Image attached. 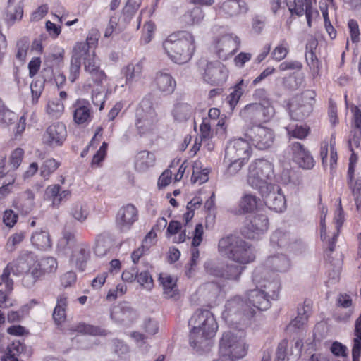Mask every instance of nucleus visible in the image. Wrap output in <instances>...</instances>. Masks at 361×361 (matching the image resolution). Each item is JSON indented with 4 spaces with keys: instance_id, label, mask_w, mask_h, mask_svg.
Wrapping results in <instances>:
<instances>
[{
    "instance_id": "13d9d810",
    "label": "nucleus",
    "mask_w": 361,
    "mask_h": 361,
    "mask_svg": "<svg viewBox=\"0 0 361 361\" xmlns=\"http://www.w3.org/2000/svg\"><path fill=\"white\" fill-rule=\"evenodd\" d=\"M287 6L290 12L292 14H295L298 16H302L307 12V0H293L289 1Z\"/></svg>"
},
{
    "instance_id": "c9c22d12",
    "label": "nucleus",
    "mask_w": 361,
    "mask_h": 361,
    "mask_svg": "<svg viewBox=\"0 0 361 361\" xmlns=\"http://www.w3.org/2000/svg\"><path fill=\"white\" fill-rule=\"evenodd\" d=\"M142 68L143 66L141 62L129 63L123 67L121 70V73L125 77V84H131L134 80L140 78Z\"/></svg>"
},
{
    "instance_id": "774afa93",
    "label": "nucleus",
    "mask_w": 361,
    "mask_h": 361,
    "mask_svg": "<svg viewBox=\"0 0 361 361\" xmlns=\"http://www.w3.org/2000/svg\"><path fill=\"white\" fill-rule=\"evenodd\" d=\"M24 152L21 148H16L10 156L9 166L11 169H16L21 164Z\"/></svg>"
},
{
    "instance_id": "de8ad7c7",
    "label": "nucleus",
    "mask_w": 361,
    "mask_h": 361,
    "mask_svg": "<svg viewBox=\"0 0 361 361\" xmlns=\"http://www.w3.org/2000/svg\"><path fill=\"white\" fill-rule=\"evenodd\" d=\"M247 82L241 79L234 87L233 91L227 97V102L231 109H233L238 104L240 98L243 94V87H246Z\"/></svg>"
},
{
    "instance_id": "a18cd8bd",
    "label": "nucleus",
    "mask_w": 361,
    "mask_h": 361,
    "mask_svg": "<svg viewBox=\"0 0 361 361\" xmlns=\"http://www.w3.org/2000/svg\"><path fill=\"white\" fill-rule=\"evenodd\" d=\"M245 268L240 264H227L224 266L223 279L238 281Z\"/></svg>"
},
{
    "instance_id": "8fccbe9b",
    "label": "nucleus",
    "mask_w": 361,
    "mask_h": 361,
    "mask_svg": "<svg viewBox=\"0 0 361 361\" xmlns=\"http://www.w3.org/2000/svg\"><path fill=\"white\" fill-rule=\"evenodd\" d=\"M290 137L305 139L309 134L310 128L306 125L289 124L286 127Z\"/></svg>"
},
{
    "instance_id": "dca6fc26",
    "label": "nucleus",
    "mask_w": 361,
    "mask_h": 361,
    "mask_svg": "<svg viewBox=\"0 0 361 361\" xmlns=\"http://www.w3.org/2000/svg\"><path fill=\"white\" fill-rule=\"evenodd\" d=\"M90 257L91 248L90 245L85 242L77 243L72 246V251L69 256V262L77 270L84 271Z\"/></svg>"
},
{
    "instance_id": "4be33fe9",
    "label": "nucleus",
    "mask_w": 361,
    "mask_h": 361,
    "mask_svg": "<svg viewBox=\"0 0 361 361\" xmlns=\"http://www.w3.org/2000/svg\"><path fill=\"white\" fill-rule=\"evenodd\" d=\"M293 159L300 167L310 169L314 166V161L310 152L299 142H293L290 145Z\"/></svg>"
},
{
    "instance_id": "2f4dec72",
    "label": "nucleus",
    "mask_w": 361,
    "mask_h": 361,
    "mask_svg": "<svg viewBox=\"0 0 361 361\" xmlns=\"http://www.w3.org/2000/svg\"><path fill=\"white\" fill-rule=\"evenodd\" d=\"M84 54V51L79 49L78 44H76L73 49L69 69L70 74L68 78L72 83L79 77L81 68V56Z\"/></svg>"
},
{
    "instance_id": "9b49d317",
    "label": "nucleus",
    "mask_w": 361,
    "mask_h": 361,
    "mask_svg": "<svg viewBox=\"0 0 361 361\" xmlns=\"http://www.w3.org/2000/svg\"><path fill=\"white\" fill-rule=\"evenodd\" d=\"M189 325L208 336H215L218 329L214 314L207 310H197L190 319Z\"/></svg>"
},
{
    "instance_id": "c03bdc74",
    "label": "nucleus",
    "mask_w": 361,
    "mask_h": 361,
    "mask_svg": "<svg viewBox=\"0 0 361 361\" xmlns=\"http://www.w3.org/2000/svg\"><path fill=\"white\" fill-rule=\"evenodd\" d=\"M32 243L39 249L45 250L51 247V240L47 231H36L31 237Z\"/></svg>"
},
{
    "instance_id": "7c9ffc66",
    "label": "nucleus",
    "mask_w": 361,
    "mask_h": 361,
    "mask_svg": "<svg viewBox=\"0 0 361 361\" xmlns=\"http://www.w3.org/2000/svg\"><path fill=\"white\" fill-rule=\"evenodd\" d=\"M311 310V302L310 300H305L302 304L298 307V315L289 324L288 327L295 329H300L303 327L308 319L309 314Z\"/></svg>"
},
{
    "instance_id": "393cba45",
    "label": "nucleus",
    "mask_w": 361,
    "mask_h": 361,
    "mask_svg": "<svg viewBox=\"0 0 361 361\" xmlns=\"http://www.w3.org/2000/svg\"><path fill=\"white\" fill-rule=\"evenodd\" d=\"M214 8H219L231 17L245 14L249 9L247 4L241 0H227L221 4L216 5Z\"/></svg>"
},
{
    "instance_id": "5fc2aeb1",
    "label": "nucleus",
    "mask_w": 361,
    "mask_h": 361,
    "mask_svg": "<svg viewBox=\"0 0 361 361\" xmlns=\"http://www.w3.org/2000/svg\"><path fill=\"white\" fill-rule=\"evenodd\" d=\"M204 269L207 274L223 279L224 266L219 262L209 260L204 263Z\"/></svg>"
},
{
    "instance_id": "864d4df0",
    "label": "nucleus",
    "mask_w": 361,
    "mask_h": 361,
    "mask_svg": "<svg viewBox=\"0 0 361 361\" xmlns=\"http://www.w3.org/2000/svg\"><path fill=\"white\" fill-rule=\"evenodd\" d=\"M70 214L75 220L82 223L87 219L89 212L87 205L75 203L71 207Z\"/></svg>"
},
{
    "instance_id": "49530a36",
    "label": "nucleus",
    "mask_w": 361,
    "mask_h": 361,
    "mask_svg": "<svg viewBox=\"0 0 361 361\" xmlns=\"http://www.w3.org/2000/svg\"><path fill=\"white\" fill-rule=\"evenodd\" d=\"M290 241V234L280 229L276 230L271 236V243L279 247L288 248Z\"/></svg>"
},
{
    "instance_id": "e2e57ef3",
    "label": "nucleus",
    "mask_w": 361,
    "mask_h": 361,
    "mask_svg": "<svg viewBox=\"0 0 361 361\" xmlns=\"http://www.w3.org/2000/svg\"><path fill=\"white\" fill-rule=\"evenodd\" d=\"M224 162L228 163V164L226 170V174H228L231 176L237 174L245 164L244 160L238 159H226V157H224Z\"/></svg>"
},
{
    "instance_id": "f704fd0d",
    "label": "nucleus",
    "mask_w": 361,
    "mask_h": 361,
    "mask_svg": "<svg viewBox=\"0 0 361 361\" xmlns=\"http://www.w3.org/2000/svg\"><path fill=\"white\" fill-rule=\"evenodd\" d=\"M200 291L204 298L211 305H215L220 295L221 288L215 282H209L204 283L201 288Z\"/></svg>"
},
{
    "instance_id": "680f3d73",
    "label": "nucleus",
    "mask_w": 361,
    "mask_h": 361,
    "mask_svg": "<svg viewBox=\"0 0 361 361\" xmlns=\"http://www.w3.org/2000/svg\"><path fill=\"white\" fill-rule=\"evenodd\" d=\"M289 46L288 42L283 39L281 43L275 47L271 52V56L274 59L280 61L286 58L288 53Z\"/></svg>"
},
{
    "instance_id": "0eeeda50",
    "label": "nucleus",
    "mask_w": 361,
    "mask_h": 361,
    "mask_svg": "<svg viewBox=\"0 0 361 361\" xmlns=\"http://www.w3.org/2000/svg\"><path fill=\"white\" fill-rule=\"evenodd\" d=\"M157 121V114L152 107V102L149 99H143L136 109L135 125L139 134L142 135L152 133Z\"/></svg>"
},
{
    "instance_id": "ddd939ff",
    "label": "nucleus",
    "mask_w": 361,
    "mask_h": 361,
    "mask_svg": "<svg viewBox=\"0 0 361 361\" xmlns=\"http://www.w3.org/2000/svg\"><path fill=\"white\" fill-rule=\"evenodd\" d=\"M259 193L264 200V204L271 210L281 212L285 209L286 201L279 185L272 184L267 187L264 190L260 191Z\"/></svg>"
},
{
    "instance_id": "4c0bfd02",
    "label": "nucleus",
    "mask_w": 361,
    "mask_h": 361,
    "mask_svg": "<svg viewBox=\"0 0 361 361\" xmlns=\"http://www.w3.org/2000/svg\"><path fill=\"white\" fill-rule=\"evenodd\" d=\"M68 305L67 297L60 295L56 300V305L53 312V319L57 326L63 323L66 318V307Z\"/></svg>"
},
{
    "instance_id": "4d7b16f0",
    "label": "nucleus",
    "mask_w": 361,
    "mask_h": 361,
    "mask_svg": "<svg viewBox=\"0 0 361 361\" xmlns=\"http://www.w3.org/2000/svg\"><path fill=\"white\" fill-rule=\"evenodd\" d=\"M59 166L60 163L54 159H47L40 167L41 176L44 179H48L50 175L54 173Z\"/></svg>"
},
{
    "instance_id": "3c124183",
    "label": "nucleus",
    "mask_w": 361,
    "mask_h": 361,
    "mask_svg": "<svg viewBox=\"0 0 361 361\" xmlns=\"http://www.w3.org/2000/svg\"><path fill=\"white\" fill-rule=\"evenodd\" d=\"M259 201V198L257 196L247 193L242 197L240 202V207L245 212H251L257 208Z\"/></svg>"
},
{
    "instance_id": "39448f33",
    "label": "nucleus",
    "mask_w": 361,
    "mask_h": 361,
    "mask_svg": "<svg viewBox=\"0 0 361 361\" xmlns=\"http://www.w3.org/2000/svg\"><path fill=\"white\" fill-rule=\"evenodd\" d=\"M245 336L243 330L234 329L224 332L219 344L223 356L228 357L231 360L243 357L247 353Z\"/></svg>"
},
{
    "instance_id": "bf43d9fd",
    "label": "nucleus",
    "mask_w": 361,
    "mask_h": 361,
    "mask_svg": "<svg viewBox=\"0 0 361 361\" xmlns=\"http://www.w3.org/2000/svg\"><path fill=\"white\" fill-rule=\"evenodd\" d=\"M111 247V241L104 235H99L96 240L94 252L97 255L102 257L105 255Z\"/></svg>"
},
{
    "instance_id": "aec40b11",
    "label": "nucleus",
    "mask_w": 361,
    "mask_h": 361,
    "mask_svg": "<svg viewBox=\"0 0 361 361\" xmlns=\"http://www.w3.org/2000/svg\"><path fill=\"white\" fill-rule=\"evenodd\" d=\"M111 318L118 324L128 326L137 319V313L128 302H123L112 307Z\"/></svg>"
},
{
    "instance_id": "1a4fd4ad",
    "label": "nucleus",
    "mask_w": 361,
    "mask_h": 361,
    "mask_svg": "<svg viewBox=\"0 0 361 361\" xmlns=\"http://www.w3.org/2000/svg\"><path fill=\"white\" fill-rule=\"evenodd\" d=\"M316 92L311 90L304 91L290 105V116L295 121L303 120L312 113L315 103Z\"/></svg>"
},
{
    "instance_id": "4468645a",
    "label": "nucleus",
    "mask_w": 361,
    "mask_h": 361,
    "mask_svg": "<svg viewBox=\"0 0 361 361\" xmlns=\"http://www.w3.org/2000/svg\"><path fill=\"white\" fill-rule=\"evenodd\" d=\"M239 38L231 34H227L218 38L214 43V50L220 59L226 60L233 56L239 49Z\"/></svg>"
},
{
    "instance_id": "0e129e2a",
    "label": "nucleus",
    "mask_w": 361,
    "mask_h": 361,
    "mask_svg": "<svg viewBox=\"0 0 361 361\" xmlns=\"http://www.w3.org/2000/svg\"><path fill=\"white\" fill-rule=\"evenodd\" d=\"M25 237V234L23 231H18L11 235L7 240V249L11 252L15 250L16 246L23 241Z\"/></svg>"
},
{
    "instance_id": "72a5a7b5",
    "label": "nucleus",
    "mask_w": 361,
    "mask_h": 361,
    "mask_svg": "<svg viewBox=\"0 0 361 361\" xmlns=\"http://www.w3.org/2000/svg\"><path fill=\"white\" fill-rule=\"evenodd\" d=\"M23 15V5L21 1L16 4L15 0H8L5 20L8 25L20 20Z\"/></svg>"
},
{
    "instance_id": "f3484780",
    "label": "nucleus",
    "mask_w": 361,
    "mask_h": 361,
    "mask_svg": "<svg viewBox=\"0 0 361 361\" xmlns=\"http://www.w3.org/2000/svg\"><path fill=\"white\" fill-rule=\"evenodd\" d=\"M269 220L263 214L250 215L245 221L244 233L248 238H255L268 229Z\"/></svg>"
},
{
    "instance_id": "a19ab883",
    "label": "nucleus",
    "mask_w": 361,
    "mask_h": 361,
    "mask_svg": "<svg viewBox=\"0 0 361 361\" xmlns=\"http://www.w3.org/2000/svg\"><path fill=\"white\" fill-rule=\"evenodd\" d=\"M193 113L192 106L187 103H178L174 106L172 111L174 119L178 122L188 121Z\"/></svg>"
},
{
    "instance_id": "6e6552de",
    "label": "nucleus",
    "mask_w": 361,
    "mask_h": 361,
    "mask_svg": "<svg viewBox=\"0 0 361 361\" xmlns=\"http://www.w3.org/2000/svg\"><path fill=\"white\" fill-rule=\"evenodd\" d=\"M58 267V263L54 257H44L37 260L35 257V264L30 274L23 276L22 283L23 286L30 288L44 276L54 273Z\"/></svg>"
},
{
    "instance_id": "e433bc0d",
    "label": "nucleus",
    "mask_w": 361,
    "mask_h": 361,
    "mask_svg": "<svg viewBox=\"0 0 361 361\" xmlns=\"http://www.w3.org/2000/svg\"><path fill=\"white\" fill-rule=\"evenodd\" d=\"M159 280L163 286L165 298H171L178 294L176 279L168 274H160Z\"/></svg>"
},
{
    "instance_id": "412c9836",
    "label": "nucleus",
    "mask_w": 361,
    "mask_h": 361,
    "mask_svg": "<svg viewBox=\"0 0 361 361\" xmlns=\"http://www.w3.org/2000/svg\"><path fill=\"white\" fill-rule=\"evenodd\" d=\"M250 154L249 142L241 137L231 141L225 152L226 159H238L244 161L250 157Z\"/></svg>"
},
{
    "instance_id": "bb28decb",
    "label": "nucleus",
    "mask_w": 361,
    "mask_h": 361,
    "mask_svg": "<svg viewBox=\"0 0 361 361\" xmlns=\"http://www.w3.org/2000/svg\"><path fill=\"white\" fill-rule=\"evenodd\" d=\"M190 345L197 351L207 350L212 345V338L214 336H208L205 332L192 329L190 333Z\"/></svg>"
},
{
    "instance_id": "b1692460",
    "label": "nucleus",
    "mask_w": 361,
    "mask_h": 361,
    "mask_svg": "<svg viewBox=\"0 0 361 361\" xmlns=\"http://www.w3.org/2000/svg\"><path fill=\"white\" fill-rule=\"evenodd\" d=\"M66 137V126L61 123L51 125L44 135V140L49 145H60Z\"/></svg>"
},
{
    "instance_id": "052dcab7",
    "label": "nucleus",
    "mask_w": 361,
    "mask_h": 361,
    "mask_svg": "<svg viewBox=\"0 0 361 361\" xmlns=\"http://www.w3.org/2000/svg\"><path fill=\"white\" fill-rule=\"evenodd\" d=\"M348 185L351 190L357 209H359L361 208V177H357Z\"/></svg>"
},
{
    "instance_id": "5701e85b",
    "label": "nucleus",
    "mask_w": 361,
    "mask_h": 361,
    "mask_svg": "<svg viewBox=\"0 0 361 361\" xmlns=\"http://www.w3.org/2000/svg\"><path fill=\"white\" fill-rule=\"evenodd\" d=\"M34 200V193L31 190H27L18 194L13 200L12 206L20 214L26 216L30 214L35 207Z\"/></svg>"
},
{
    "instance_id": "c756f323",
    "label": "nucleus",
    "mask_w": 361,
    "mask_h": 361,
    "mask_svg": "<svg viewBox=\"0 0 361 361\" xmlns=\"http://www.w3.org/2000/svg\"><path fill=\"white\" fill-rule=\"evenodd\" d=\"M266 270L268 269L275 272H286L290 267V259L284 255H276L269 257L263 266Z\"/></svg>"
},
{
    "instance_id": "a211bd4d",
    "label": "nucleus",
    "mask_w": 361,
    "mask_h": 361,
    "mask_svg": "<svg viewBox=\"0 0 361 361\" xmlns=\"http://www.w3.org/2000/svg\"><path fill=\"white\" fill-rule=\"evenodd\" d=\"M228 71L221 62L216 61L207 63L203 78L212 85H221L228 78Z\"/></svg>"
},
{
    "instance_id": "f8f14e48",
    "label": "nucleus",
    "mask_w": 361,
    "mask_h": 361,
    "mask_svg": "<svg viewBox=\"0 0 361 361\" xmlns=\"http://www.w3.org/2000/svg\"><path fill=\"white\" fill-rule=\"evenodd\" d=\"M246 136L257 149L264 150L269 148L274 141V133L269 128L261 125L252 126L247 130Z\"/></svg>"
},
{
    "instance_id": "6e6d98bb",
    "label": "nucleus",
    "mask_w": 361,
    "mask_h": 361,
    "mask_svg": "<svg viewBox=\"0 0 361 361\" xmlns=\"http://www.w3.org/2000/svg\"><path fill=\"white\" fill-rule=\"evenodd\" d=\"M64 110L63 104L59 99L49 101L47 106V113L52 118H58Z\"/></svg>"
},
{
    "instance_id": "79ce46f5",
    "label": "nucleus",
    "mask_w": 361,
    "mask_h": 361,
    "mask_svg": "<svg viewBox=\"0 0 361 361\" xmlns=\"http://www.w3.org/2000/svg\"><path fill=\"white\" fill-rule=\"evenodd\" d=\"M353 347L352 349L353 360H360L361 357V314L355 321Z\"/></svg>"
},
{
    "instance_id": "a878e982",
    "label": "nucleus",
    "mask_w": 361,
    "mask_h": 361,
    "mask_svg": "<svg viewBox=\"0 0 361 361\" xmlns=\"http://www.w3.org/2000/svg\"><path fill=\"white\" fill-rule=\"evenodd\" d=\"M13 264V274L20 275L30 274L35 264V255L32 252L22 253L16 260L12 262Z\"/></svg>"
},
{
    "instance_id": "f03ea898",
    "label": "nucleus",
    "mask_w": 361,
    "mask_h": 361,
    "mask_svg": "<svg viewBox=\"0 0 361 361\" xmlns=\"http://www.w3.org/2000/svg\"><path fill=\"white\" fill-rule=\"evenodd\" d=\"M218 250L222 256L244 267L254 262L256 257L254 248L234 235L221 238L219 241Z\"/></svg>"
},
{
    "instance_id": "37998d69",
    "label": "nucleus",
    "mask_w": 361,
    "mask_h": 361,
    "mask_svg": "<svg viewBox=\"0 0 361 361\" xmlns=\"http://www.w3.org/2000/svg\"><path fill=\"white\" fill-rule=\"evenodd\" d=\"M204 17V14L202 8L199 6H195L183 16L182 20L185 25L190 26L201 23Z\"/></svg>"
},
{
    "instance_id": "cd10ccee",
    "label": "nucleus",
    "mask_w": 361,
    "mask_h": 361,
    "mask_svg": "<svg viewBox=\"0 0 361 361\" xmlns=\"http://www.w3.org/2000/svg\"><path fill=\"white\" fill-rule=\"evenodd\" d=\"M73 120L78 125L88 123L92 119L90 104L85 100H77L73 106Z\"/></svg>"
},
{
    "instance_id": "7ed1b4c3",
    "label": "nucleus",
    "mask_w": 361,
    "mask_h": 361,
    "mask_svg": "<svg viewBox=\"0 0 361 361\" xmlns=\"http://www.w3.org/2000/svg\"><path fill=\"white\" fill-rule=\"evenodd\" d=\"M252 97L259 102L246 105L240 111L242 117L255 122H267L272 119L275 115V109L267 91L264 88L256 89Z\"/></svg>"
},
{
    "instance_id": "ea45409f",
    "label": "nucleus",
    "mask_w": 361,
    "mask_h": 361,
    "mask_svg": "<svg viewBox=\"0 0 361 361\" xmlns=\"http://www.w3.org/2000/svg\"><path fill=\"white\" fill-rule=\"evenodd\" d=\"M154 162V154L149 151L143 150L136 156L135 168L140 171H144L149 167L152 166Z\"/></svg>"
},
{
    "instance_id": "6ab92c4d",
    "label": "nucleus",
    "mask_w": 361,
    "mask_h": 361,
    "mask_svg": "<svg viewBox=\"0 0 361 361\" xmlns=\"http://www.w3.org/2000/svg\"><path fill=\"white\" fill-rule=\"evenodd\" d=\"M137 219V208L132 204H128L118 210L116 217V224L121 231L126 232L130 229Z\"/></svg>"
},
{
    "instance_id": "338daca9",
    "label": "nucleus",
    "mask_w": 361,
    "mask_h": 361,
    "mask_svg": "<svg viewBox=\"0 0 361 361\" xmlns=\"http://www.w3.org/2000/svg\"><path fill=\"white\" fill-rule=\"evenodd\" d=\"M136 280L140 286L147 290H151L154 286L153 279L149 273L147 271H141L140 273L137 272Z\"/></svg>"
},
{
    "instance_id": "20e7f679",
    "label": "nucleus",
    "mask_w": 361,
    "mask_h": 361,
    "mask_svg": "<svg viewBox=\"0 0 361 361\" xmlns=\"http://www.w3.org/2000/svg\"><path fill=\"white\" fill-rule=\"evenodd\" d=\"M273 177L274 166L272 164L266 159H259L249 166L247 183L259 192L272 185L269 181L272 180Z\"/></svg>"
},
{
    "instance_id": "c85d7f7f",
    "label": "nucleus",
    "mask_w": 361,
    "mask_h": 361,
    "mask_svg": "<svg viewBox=\"0 0 361 361\" xmlns=\"http://www.w3.org/2000/svg\"><path fill=\"white\" fill-rule=\"evenodd\" d=\"M248 304L252 307L259 310H267L270 306L269 297L264 293V291L259 288L250 290L247 292Z\"/></svg>"
},
{
    "instance_id": "603ef678",
    "label": "nucleus",
    "mask_w": 361,
    "mask_h": 361,
    "mask_svg": "<svg viewBox=\"0 0 361 361\" xmlns=\"http://www.w3.org/2000/svg\"><path fill=\"white\" fill-rule=\"evenodd\" d=\"M141 0H128L125 7L123 9V20L126 23H129L135 14L140 6Z\"/></svg>"
},
{
    "instance_id": "2eb2a0df",
    "label": "nucleus",
    "mask_w": 361,
    "mask_h": 361,
    "mask_svg": "<svg viewBox=\"0 0 361 361\" xmlns=\"http://www.w3.org/2000/svg\"><path fill=\"white\" fill-rule=\"evenodd\" d=\"M267 271L264 267H257L253 271L252 281L256 284L257 288H264V293L269 298H274L277 297L279 290V282L278 280L273 279L269 281L265 278Z\"/></svg>"
},
{
    "instance_id": "f257e3e1",
    "label": "nucleus",
    "mask_w": 361,
    "mask_h": 361,
    "mask_svg": "<svg viewBox=\"0 0 361 361\" xmlns=\"http://www.w3.org/2000/svg\"><path fill=\"white\" fill-rule=\"evenodd\" d=\"M164 52L168 57L177 64L188 63L195 50V37L186 30L173 32L162 44Z\"/></svg>"
},
{
    "instance_id": "473e14b6",
    "label": "nucleus",
    "mask_w": 361,
    "mask_h": 361,
    "mask_svg": "<svg viewBox=\"0 0 361 361\" xmlns=\"http://www.w3.org/2000/svg\"><path fill=\"white\" fill-rule=\"evenodd\" d=\"M154 82L157 89L167 94L172 93L176 87V81L172 76L163 71L157 73Z\"/></svg>"
},
{
    "instance_id": "423d86ee",
    "label": "nucleus",
    "mask_w": 361,
    "mask_h": 361,
    "mask_svg": "<svg viewBox=\"0 0 361 361\" xmlns=\"http://www.w3.org/2000/svg\"><path fill=\"white\" fill-rule=\"evenodd\" d=\"M255 313V310L248 302L236 296L226 302L223 317L231 324H245Z\"/></svg>"
},
{
    "instance_id": "9d476101",
    "label": "nucleus",
    "mask_w": 361,
    "mask_h": 361,
    "mask_svg": "<svg viewBox=\"0 0 361 361\" xmlns=\"http://www.w3.org/2000/svg\"><path fill=\"white\" fill-rule=\"evenodd\" d=\"M79 49L83 50L85 54L81 56L83 61L84 69L90 75L92 80L97 85H100L106 79V76L104 71L100 68L99 60L96 58L94 50H87V45L78 44Z\"/></svg>"
},
{
    "instance_id": "58836bf2",
    "label": "nucleus",
    "mask_w": 361,
    "mask_h": 361,
    "mask_svg": "<svg viewBox=\"0 0 361 361\" xmlns=\"http://www.w3.org/2000/svg\"><path fill=\"white\" fill-rule=\"evenodd\" d=\"M68 330L71 332H78L84 334L92 336H106V331L102 329L99 326L86 324L85 323L80 322L77 324H72L68 326Z\"/></svg>"
},
{
    "instance_id": "69168bd1",
    "label": "nucleus",
    "mask_w": 361,
    "mask_h": 361,
    "mask_svg": "<svg viewBox=\"0 0 361 361\" xmlns=\"http://www.w3.org/2000/svg\"><path fill=\"white\" fill-rule=\"evenodd\" d=\"M29 46L30 42L27 38L21 39L17 42L18 50L16 56L20 61L25 60Z\"/></svg>"
},
{
    "instance_id": "09e8293b",
    "label": "nucleus",
    "mask_w": 361,
    "mask_h": 361,
    "mask_svg": "<svg viewBox=\"0 0 361 361\" xmlns=\"http://www.w3.org/2000/svg\"><path fill=\"white\" fill-rule=\"evenodd\" d=\"M17 118L16 114L10 110L0 99V126L6 127Z\"/></svg>"
}]
</instances>
